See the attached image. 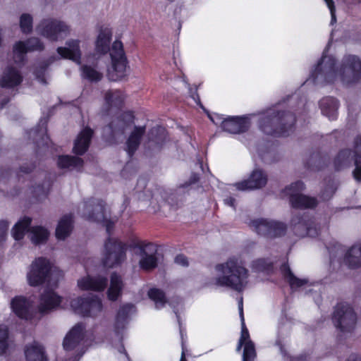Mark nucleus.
I'll return each mask as SVG.
<instances>
[{"instance_id": "47", "label": "nucleus", "mask_w": 361, "mask_h": 361, "mask_svg": "<svg viewBox=\"0 0 361 361\" xmlns=\"http://www.w3.org/2000/svg\"><path fill=\"white\" fill-rule=\"evenodd\" d=\"M209 117L216 126H221L224 130V123L226 117H224L223 116H220L219 114H214L212 116L209 115Z\"/></svg>"}, {"instance_id": "24", "label": "nucleus", "mask_w": 361, "mask_h": 361, "mask_svg": "<svg viewBox=\"0 0 361 361\" xmlns=\"http://www.w3.org/2000/svg\"><path fill=\"white\" fill-rule=\"evenodd\" d=\"M23 353L25 361H48L44 346L36 341L26 344Z\"/></svg>"}, {"instance_id": "12", "label": "nucleus", "mask_w": 361, "mask_h": 361, "mask_svg": "<svg viewBox=\"0 0 361 361\" xmlns=\"http://www.w3.org/2000/svg\"><path fill=\"white\" fill-rule=\"evenodd\" d=\"M126 259L125 245L113 238H109L104 244L102 262L104 267L111 268L120 265Z\"/></svg>"}, {"instance_id": "28", "label": "nucleus", "mask_w": 361, "mask_h": 361, "mask_svg": "<svg viewBox=\"0 0 361 361\" xmlns=\"http://www.w3.org/2000/svg\"><path fill=\"white\" fill-rule=\"evenodd\" d=\"M135 312V307L130 304L121 306L116 316L114 329L116 334L123 331L128 323L130 314Z\"/></svg>"}, {"instance_id": "19", "label": "nucleus", "mask_w": 361, "mask_h": 361, "mask_svg": "<svg viewBox=\"0 0 361 361\" xmlns=\"http://www.w3.org/2000/svg\"><path fill=\"white\" fill-rule=\"evenodd\" d=\"M267 183V174L260 169H255L247 180L236 183L233 187L238 190H257L264 187Z\"/></svg>"}, {"instance_id": "22", "label": "nucleus", "mask_w": 361, "mask_h": 361, "mask_svg": "<svg viewBox=\"0 0 361 361\" xmlns=\"http://www.w3.org/2000/svg\"><path fill=\"white\" fill-rule=\"evenodd\" d=\"M80 41L71 39L66 41L65 47L57 48V53L63 59H70L78 64H80L81 50Z\"/></svg>"}, {"instance_id": "7", "label": "nucleus", "mask_w": 361, "mask_h": 361, "mask_svg": "<svg viewBox=\"0 0 361 361\" xmlns=\"http://www.w3.org/2000/svg\"><path fill=\"white\" fill-rule=\"evenodd\" d=\"M111 66L108 69V77L113 81L124 78L128 75L127 59L121 41L114 42L111 50Z\"/></svg>"}, {"instance_id": "5", "label": "nucleus", "mask_w": 361, "mask_h": 361, "mask_svg": "<svg viewBox=\"0 0 361 361\" xmlns=\"http://www.w3.org/2000/svg\"><path fill=\"white\" fill-rule=\"evenodd\" d=\"M79 211L87 220L102 223L108 233L118 219L116 216H111L106 204L100 200H92L84 202L79 206Z\"/></svg>"}, {"instance_id": "39", "label": "nucleus", "mask_w": 361, "mask_h": 361, "mask_svg": "<svg viewBox=\"0 0 361 361\" xmlns=\"http://www.w3.org/2000/svg\"><path fill=\"white\" fill-rule=\"evenodd\" d=\"M176 196L173 194H169L167 191L163 189L156 190L152 197V203L157 202L159 204H161L164 202H167L171 206H174V200Z\"/></svg>"}, {"instance_id": "37", "label": "nucleus", "mask_w": 361, "mask_h": 361, "mask_svg": "<svg viewBox=\"0 0 361 361\" xmlns=\"http://www.w3.org/2000/svg\"><path fill=\"white\" fill-rule=\"evenodd\" d=\"M83 164L81 158L68 155L60 156L58 159V165L61 169H71L80 170Z\"/></svg>"}, {"instance_id": "17", "label": "nucleus", "mask_w": 361, "mask_h": 361, "mask_svg": "<svg viewBox=\"0 0 361 361\" xmlns=\"http://www.w3.org/2000/svg\"><path fill=\"white\" fill-rule=\"evenodd\" d=\"M140 259L139 265L140 269L145 271H150L157 266V258L156 257V248L152 244L140 245L135 247Z\"/></svg>"}, {"instance_id": "43", "label": "nucleus", "mask_w": 361, "mask_h": 361, "mask_svg": "<svg viewBox=\"0 0 361 361\" xmlns=\"http://www.w3.org/2000/svg\"><path fill=\"white\" fill-rule=\"evenodd\" d=\"M9 345L8 329L6 326L0 324V356L7 352Z\"/></svg>"}, {"instance_id": "25", "label": "nucleus", "mask_w": 361, "mask_h": 361, "mask_svg": "<svg viewBox=\"0 0 361 361\" xmlns=\"http://www.w3.org/2000/svg\"><path fill=\"white\" fill-rule=\"evenodd\" d=\"M250 125L246 116H228L224 123V130L230 133H240L246 131Z\"/></svg>"}, {"instance_id": "44", "label": "nucleus", "mask_w": 361, "mask_h": 361, "mask_svg": "<svg viewBox=\"0 0 361 361\" xmlns=\"http://www.w3.org/2000/svg\"><path fill=\"white\" fill-rule=\"evenodd\" d=\"M32 16L29 13H23L20 17V27L21 31L27 34L32 30Z\"/></svg>"}, {"instance_id": "1", "label": "nucleus", "mask_w": 361, "mask_h": 361, "mask_svg": "<svg viewBox=\"0 0 361 361\" xmlns=\"http://www.w3.org/2000/svg\"><path fill=\"white\" fill-rule=\"evenodd\" d=\"M361 78V60L355 55L343 56L340 66L332 56L323 54L308 80L317 84L334 83L340 81L350 85Z\"/></svg>"}, {"instance_id": "31", "label": "nucleus", "mask_w": 361, "mask_h": 361, "mask_svg": "<svg viewBox=\"0 0 361 361\" xmlns=\"http://www.w3.org/2000/svg\"><path fill=\"white\" fill-rule=\"evenodd\" d=\"M344 262L352 269L361 267V243L354 245L347 251Z\"/></svg>"}, {"instance_id": "36", "label": "nucleus", "mask_w": 361, "mask_h": 361, "mask_svg": "<svg viewBox=\"0 0 361 361\" xmlns=\"http://www.w3.org/2000/svg\"><path fill=\"white\" fill-rule=\"evenodd\" d=\"M271 219H256L250 222V227L255 231L257 234L267 237L268 233L270 232L269 228Z\"/></svg>"}, {"instance_id": "34", "label": "nucleus", "mask_w": 361, "mask_h": 361, "mask_svg": "<svg viewBox=\"0 0 361 361\" xmlns=\"http://www.w3.org/2000/svg\"><path fill=\"white\" fill-rule=\"evenodd\" d=\"M281 269L292 289H298L309 286V282L307 279H300L295 276L287 264H283Z\"/></svg>"}, {"instance_id": "42", "label": "nucleus", "mask_w": 361, "mask_h": 361, "mask_svg": "<svg viewBox=\"0 0 361 361\" xmlns=\"http://www.w3.org/2000/svg\"><path fill=\"white\" fill-rule=\"evenodd\" d=\"M271 226H270L268 233L267 238H276L283 235L286 231V226L285 224L281 221L271 219Z\"/></svg>"}, {"instance_id": "33", "label": "nucleus", "mask_w": 361, "mask_h": 361, "mask_svg": "<svg viewBox=\"0 0 361 361\" xmlns=\"http://www.w3.org/2000/svg\"><path fill=\"white\" fill-rule=\"evenodd\" d=\"M123 288V282L120 276L113 273L111 276L110 286L107 291L108 298L114 301L120 296Z\"/></svg>"}, {"instance_id": "61", "label": "nucleus", "mask_w": 361, "mask_h": 361, "mask_svg": "<svg viewBox=\"0 0 361 361\" xmlns=\"http://www.w3.org/2000/svg\"><path fill=\"white\" fill-rule=\"evenodd\" d=\"M295 361H300V358H296V359H295Z\"/></svg>"}, {"instance_id": "2", "label": "nucleus", "mask_w": 361, "mask_h": 361, "mask_svg": "<svg viewBox=\"0 0 361 361\" xmlns=\"http://www.w3.org/2000/svg\"><path fill=\"white\" fill-rule=\"evenodd\" d=\"M134 116L131 112H125L114 118L109 126L104 129V135L109 141L118 142L128 133L126 140V151L132 155L137 149L145 134V126H133Z\"/></svg>"}, {"instance_id": "50", "label": "nucleus", "mask_w": 361, "mask_h": 361, "mask_svg": "<svg viewBox=\"0 0 361 361\" xmlns=\"http://www.w3.org/2000/svg\"><path fill=\"white\" fill-rule=\"evenodd\" d=\"M324 1L326 2V6H328V8L330 11V13L331 16V23L333 24L334 22H336L334 2L333 0H324Z\"/></svg>"}, {"instance_id": "9", "label": "nucleus", "mask_w": 361, "mask_h": 361, "mask_svg": "<svg viewBox=\"0 0 361 361\" xmlns=\"http://www.w3.org/2000/svg\"><path fill=\"white\" fill-rule=\"evenodd\" d=\"M71 307L75 313L92 318L99 317L103 310L102 300L97 295L74 298L71 301Z\"/></svg>"}, {"instance_id": "10", "label": "nucleus", "mask_w": 361, "mask_h": 361, "mask_svg": "<svg viewBox=\"0 0 361 361\" xmlns=\"http://www.w3.org/2000/svg\"><path fill=\"white\" fill-rule=\"evenodd\" d=\"M305 185L302 181H296L288 185L282 191V197H288L290 204L296 208H312L317 204L314 197H310L301 194Z\"/></svg>"}, {"instance_id": "21", "label": "nucleus", "mask_w": 361, "mask_h": 361, "mask_svg": "<svg viewBox=\"0 0 361 361\" xmlns=\"http://www.w3.org/2000/svg\"><path fill=\"white\" fill-rule=\"evenodd\" d=\"M241 320V336L237 346V351H240L241 347L244 345L243 361H253L256 356L254 343L250 339V334L245 326L244 319Z\"/></svg>"}, {"instance_id": "23", "label": "nucleus", "mask_w": 361, "mask_h": 361, "mask_svg": "<svg viewBox=\"0 0 361 361\" xmlns=\"http://www.w3.org/2000/svg\"><path fill=\"white\" fill-rule=\"evenodd\" d=\"M106 283V277L101 276L92 277L87 275L78 280V286L82 290L102 291L105 289Z\"/></svg>"}, {"instance_id": "4", "label": "nucleus", "mask_w": 361, "mask_h": 361, "mask_svg": "<svg viewBox=\"0 0 361 361\" xmlns=\"http://www.w3.org/2000/svg\"><path fill=\"white\" fill-rule=\"evenodd\" d=\"M295 121L294 116L290 113L269 110L262 118L259 127L267 134L284 136L288 134Z\"/></svg>"}, {"instance_id": "20", "label": "nucleus", "mask_w": 361, "mask_h": 361, "mask_svg": "<svg viewBox=\"0 0 361 361\" xmlns=\"http://www.w3.org/2000/svg\"><path fill=\"white\" fill-rule=\"evenodd\" d=\"M61 301L62 298L55 291L51 289H45L39 300L38 312L40 314H47L56 310L60 305Z\"/></svg>"}, {"instance_id": "3", "label": "nucleus", "mask_w": 361, "mask_h": 361, "mask_svg": "<svg viewBox=\"0 0 361 361\" xmlns=\"http://www.w3.org/2000/svg\"><path fill=\"white\" fill-rule=\"evenodd\" d=\"M214 270L216 275L212 283L217 286L230 288L240 292L247 283L248 270L238 257H231L225 262L217 264Z\"/></svg>"}, {"instance_id": "60", "label": "nucleus", "mask_w": 361, "mask_h": 361, "mask_svg": "<svg viewBox=\"0 0 361 361\" xmlns=\"http://www.w3.org/2000/svg\"><path fill=\"white\" fill-rule=\"evenodd\" d=\"M66 361H77V360H76L75 358H74V359L71 358V359H69L68 360H66Z\"/></svg>"}, {"instance_id": "58", "label": "nucleus", "mask_w": 361, "mask_h": 361, "mask_svg": "<svg viewBox=\"0 0 361 361\" xmlns=\"http://www.w3.org/2000/svg\"><path fill=\"white\" fill-rule=\"evenodd\" d=\"M3 42V30L0 28V46L1 45Z\"/></svg>"}, {"instance_id": "41", "label": "nucleus", "mask_w": 361, "mask_h": 361, "mask_svg": "<svg viewBox=\"0 0 361 361\" xmlns=\"http://www.w3.org/2000/svg\"><path fill=\"white\" fill-rule=\"evenodd\" d=\"M148 296L154 301L157 309L163 308L166 303L164 293L159 289L151 288L148 291Z\"/></svg>"}, {"instance_id": "18", "label": "nucleus", "mask_w": 361, "mask_h": 361, "mask_svg": "<svg viewBox=\"0 0 361 361\" xmlns=\"http://www.w3.org/2000/svg\"><path fill=\"white\" fill-rule=\"evenodd\" d=\"M43 48L44 45L38 38H30L26 42L18 41L13 47V60L16 63H21L27 52L42 50Z\"/></svg>"}, {"instance_id": "54", "label": "nucleus", "mask_w": 361, "mask_h": 361, "mask_svg": "<svg viewBox=\"0 0 361 361\" xmlns=\"http://www.w3.org/2000/svg\"><path fill=\"white\" fill-rule=\"evenodd\" d=\"M235 200L232 197H228L227 198L224 199V203L227 204L228 206H230L235 209Z\"/></svg>"}, {"instance_id": "13", "label": "nucleus", "mask_w": 361, "mask_h": 361, "mask_svg": "<svg viewBox=\"0 0 361 361\" xmlns=\"http://www.w3.org/2000/svg\"><path fill=\"white\" fill-rule=\"evenodd\" d=\"M51 271L50 262L44 257L35 259L29 267L27 281L31 286H38L44 283L49 277Z\"/></svg>"}, {"instance_id": "46", "label": "nucleus", "mask_w": 361, "mask_h": 361, "mask_svg": "<svg viewBox=\"0 0 361 361\" xmlns=\"http://www.w3.org/2000/svg\"><path fill=\"white\" fill-rule=\"evenodd\" d=\"M8 228V224L6 221H0V244L6 240Z\"/></svg>"}, {"instance_id": "49", "label": "nucleus", "mask_w": 361, "mask_h": 361, "mask_svg": "<svg viewBox=\"0 0 361 361\" xmlns=\"http://www.w3.org/2000/svg\"><path fill=\"white\" fill-rule=\"evenodd\" d=\"M154 133L159 134V137L152 140L155 144L160 145L162 141V137L164 136V129L161 128H154L151 131L152 135Z\"/></svg>"}, {"instance_id": "27", "label": "nucleus", "mask_w": 361, "mask_h": 361, "mask_svg": "<svg viewBox=\"0 0 361 361\" xmlns=\"http://www.w3.org/2000/svg\"><path fill=\"white\" fill-rule=\"evenodd\" d=\"M112 31L109 27H102L95 41V51L99 54H105L110 51V42L111 39Z\"/></svg>"}, {"instance_id": "16", "label": "nucleus", "mask_w": 361, "mask_h": 361, "mask_svg": "<svg viewBox=\"0 0 361 361\" xmlns=\"http://www.w3.org/2000/svg\"><path fill=\"white\" fill-rule=\"evenodd\" d=\"M11 306L13 312L19 318L30 320L37 317V312L33 305L32 301L25 298L16 297L11 300Z\"/></svg>"}, {"instance_id": "51", "label": "nucleus", "mask_w": 361, "mask_h": 361, "mask_svg": "<svg viewBox=\"0 0 361 361\" xmlns=\"http://www.w3.org/2000/svg\"><path fill=\"white\" fill-rule=\"evenodd\" d=\"M175 263L182 267H187L188 265L187 257L183 255H178L176 257Z\"/></svg>"}, {"instance_id": "29", "label": "nucleus", "mask_w": 361, "mask_h": 361, "mask_svg": "<svg viewBox=\"0 0 361 361\" xmlns=\"http://www.w3.org/2000/svg\"><path fill=\"white\" fill-rule=\"evenodd\" d=\"M92 136V130L89 128H85L75 140L73 152L77 154H84L89 147Z\"/></svg>"}, {"instance_id": "56", "label": "nucleus", "mask_w": 361, "mask_h": 361, "mask_svg": "<svg viewBox=\"0 0 361 361\" xmlns=\"http://www.w3.org/2000/svg\"><path fill=\"white\" fill-rule=\"evenodd\" d=\"M180 336L182 339V353H181V358L180 361H186L185 357V348H184V343H183V334L182 330H180Z\"/></svg>"}, {"instance_id": "26", "label": "nucleus", "mask_w": 361, "mask_h": 361, "mask_svg": "<svg viewBox=\"0 0 361 361\" xmlns=\"http://www.w3.org/2000/svg\"><path fill=\"white\" fill-rule=\"evenodd\" d=\"M23 76L20 71L13 66H8L3 72L0 79V86L12 88L21 83Z\"/></svg>"}, {"instance_id": "52", "label": "nucleus", "mask_w": 361, "mask_h": 361, "mask_svg": "<svg viewBox=\"0 0 361 361\" xmlns=\"http://www.w3.org/2000/svg\"><path fill=\"white\" fill-rule=\"evenodd\" d=\"M269 266H270V263L266 264L265 260L262 259H258L256 262H255V267L258 270L263 271V270L268 269Z\"/></svg>"}, {"instance_id": "15", "label": "nucleus", "mask_w": 361, "mask_h": 361, "mask_svg": "<svg viewBox=\"0 0 361 361\" xmlns=\"http://www.w3.org/2000/svg\"><path fill=\"white\" fill-rule=\"evenodd\" d=\"M361 155V137H357L354 142L353 149H343L337 154L334 165L337 170L348 168L355 159Z\"/></svg>"}, {"instance_id": "35", "label": "nucleus", "mask_w": 361, "mask_h": 361, "mask_svg": "<svg viewBox=\"0 0 361 361\" xmlns=\"http://www.w3.org/2000/svg\"><path fill=\"white\" fill-rule=\"evenodd\" d=\"M81 76L90 82H98L103 77L102 72L93 65H83L80 67Z\"/></svg>"}, {"instance_id": "14", "label": "nucleus", "mask_w": 361, "mask_h": 361, "mask_svg": "<svg viewBox=\"0 0 361 361\" xmlns=\"http://www.w3.org/2000/svg\"><path fill=\"white\" fill-rule=\"evenodd\" d=\"M357 317L353 308L347 303H340L336 307L333 321L335 326L343 333L351 332L356 324Z\"/></svg>"}, {"instance_id": "45", "label": "nucleus", "mask_w": 361, "mask_h": 361, "mask_svg": "<svg viewBox=\"0 0 361 361\" xmlns=\"http://www.w3.org/2000/svg\"><path fill=\"white\" fill-rule=\"evenodd\" d=\"M355 169L353 171V178L357 182H361V154L355 159Z\"/></svg>"}, {"instance_id": "48", "label": "nucleus", "mask_w": 361, "mask_h": 361, "mask_svg": "<svg viewBox=\"0 0 361 361\" xmlns=\"http://www.w3.org/2000/svg\"><path fill=\"white\" fill-rule=\"evenodd\" d=\"M45 132H46V130L44 129H42L40 130V132H39L36 130H31L30 133L33 134V135L35 136L34 139L36 140L37 145H39V142L37 140L38 137H42V141L44 142L47 145V140L49 138H48L47 135H45Z\"/></svg>"}, {"instance_id": "32", "label": "nucleus", "mask_w": 361, "mask_h": 361, "mask_svg": "<svg viewBox=\"0 0 361 361\" xmlns=\"http://www.w3.org/2000/svg\"><path fill=\"white\" fill-rule=\"evenodd\" d=\"M319 106L322 113L330 120H334L337 116L338 102L333 97H325L321 99Z\"/></svg>"}, {"instance_id": "6", "label": "nucleus", "mask_w": 361, "mask_h": 361, "mask_svg": "<svg viewBox=\"0 0 361 361\" xmlns=\"http://www.w3.org/2000/svg\"><path fill=\"white\" fill-rule=\"evenodd\" d=\"M31 221V219L27 216L20 219L12 228V237L16 240H20L23 238L25 232H27L28 237L33 244L45 243L49 236V231L41 226H32L28 228Z\"/></svg>"}, {"instance_id": "11", "label": "nucleus", "mask_w": 361, "mask_h": 361, "mask_svg": "<svg viewBox=\"0 0 361 361\" xmlns=\"http://www.w3.org/2000/svg\"><path fill=\"white\" fill-rule=\"evenodd\" d=\"M86 331L85 326L77 324L66 335L63 345L66 351H74L77 356H82L86 350Z\"/></svg>"}, {"instance_id": "40", "label": "nucleus", "mask_w": 361, "mask_h": 361, "mask_svg": "<svg viewBox=\"0 0 361 361\" xmlns=\"http://www.w3.org/2000/svg\"><path fill=\"white\" fill-rule=\"evenodd\" d=\"M293 223L294 231L299 236L303 237L307 235L313 237L316 234V232L309 227L307 223L302 219H298L297 222L296 219H294Z\"/></svg>"}, {"instance_id": "30", "label": "nucleus", "mask_w": 361, "mask_h": 361, "mask_svg": "<svg viewBox=\"0 0 361 361\" xmlns=\"http://www.w3.org/2000/svg\"><path fill=\"white\" fill-rule=\"evenodd\" d=\"M73 216L64 215L63 216L57 225L56 228V237L58 240H65L70 235L73 229Z\"/></svg>"}, {"instance_id": "38", "label": "nucleus", "mask_w": 361, "mask_h": 361, "mask_svg": "<svg viewBox=\"0 0 361 361\" xmlns=\"http://www.w3.org/2000/svg\"><path fill=\"white\" fill-rule=\"evenodd\" d=\"M125 99L124 94L117 90H109L105 94V102L111 107H118Z\"/></svg>"}, {"instance_id": "55", "label": "nucleus", "mask_w": 361, "mask_h": 361, "mask_svg": "<svg viewBox=\"0 0 361 361\" xmlns=\"http://www.w3.org/2000/svg\"><path fill=\"white\" fill-rule=\"evenodd\" d=\"M238 310H239V314L240 317V319H244L243 305V298H240L238 301Z\"/></svg>"}, {"instance_id": "8", "label": "nucleus", "mask_w": 361, "mask_h": 361, "mask_svg": "<svg viewBox=\"0 0 361 361\" xmlns=\"http://www.w3.org/2000/svg\"><path fill=\"white\" fill-rule=\"evenodd\" d=\"M36 29L39 34L53 42L64 39L71 32L68 25L57 19H44Z\"/></svg>"}, {"instance_id": "59", "label": "nucleus", "mask_w": 361, "mask_h": 361, "mask_svg": "<svg viewBox=\"0 0 361 361\" xmlns=\"http://www.w3.org/2000/svg\"><path fill=\"white\" fill-rule=\"evenodd\" d=\"M118 351L121 352V353H123L124 352V348L123 346H120L119 348H118Z\"/></svg>"}, {"instance_id": "53", "label": "nucleus", "mask_w": 361, "mask_h": 361, "mask_svg": "<svg viewBox=\"0 0 361 361\" xmlns=\"http://www.w3.org/2000/svg\"><path fill=\"white\" fill-rule=\"evenodd\" d=\"M36 77L39 79V80L42 82L45 83V78H44V68H42L40 71L35 72Z\"/></svg>"}, {"instance_id": "57", "label": "nucleus", "mask_w": 361, "mask_h": 361, "mask_svg": "<svg viewBox=\"0 0 361 361\" xmlns=\"http://www.w3.org/2000/svg\"><path fill=\"white\" fill-rule=\"evenodd\" d=\"M191 94V97H192V99L197 103L200 102V98H199V96L196 94V93H192V92H190Z\"/></svg>"}]
</instances>
